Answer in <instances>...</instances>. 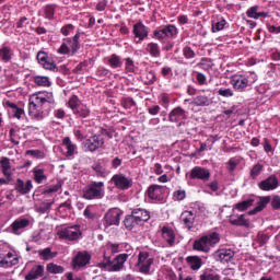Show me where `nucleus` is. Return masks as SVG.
<instances>
[{
	"instance_id": "f257e3e1",
	"label": "nucleus",
	"mask_w": 280,
	"mask_h": 280,
	"mask_svg": "<svg viewBox=\"0 0 280 280\" xmlns=\"http://www.w3.org/2000/svg\"><path fill=\"white\" fill-rule=\"evenodd\" d=\"M215 244H220V234H218V232L207 234L199 240H196L194 242V249L201 253H209Z\"/></svg>"
},
{
	"instance_id": "f03ea898",
	"label": "nucleus",
	"mask_w": 280,
	"mask_h": 280,
	"mask_svg": "<svg viewBox=\"0 0 280 280\" xmlns=\"http://www.w3.org/2000/svg\"><path fill=\"white\" fill-rule=\"evenodd\" d=\"M43 100L45 98H43L39 93L33 94L30 97L28 115L33 117V119H43V117H45L43 113V106H45V102Z\"/></svg>"
},
{
	"instance_id": "7ed1b4c3",
	"label": "nucleus",
	"mask_w": 280,
	"mask_h": 280,
	"mask_svg": "<svg viewBox=\"0 0 280 280\" xmlns=\"http://www.w3.org/2000/svg\"><path fill=\"white\" fill-rule=\"evenodd\" d=\"M128 257H130L128 254H119L113 260H110V257H107V259L98 266L100 268H106L108 272H120L124 268V264L128 261Z\"/></svg>"
},
{
	"instance_id": "20e7f679",
	"label": "nucleus",
	"mask_w": 280,
	"mask_h": 280,
	"mask_svg": "<svg viewBox=\"0 0 280 280\" xmlns=\"http://www.w3.org/2000/svg\"><path fill=\"white\" fill-rule=\"evenodd\" d=\"M83 198L85 200H100V198H104V184L102 182H94L88 185L83 190Z\"/></svg>"
},
{
	"instance_id": "39448f33",
	"label": "nucleus",
	"mask_w": 280,
	"mask_h": 280,
	"mask_svg": "<svg viewBox=\"0 0 280 280\" xmlns=\"http://www.w3.org/2000/svg\"><path fill=\"white\" fill-rule=\"evenodd\" d=\"M57 235L59 240L75 242V240L82 237V230H80V225L66 226L58 230Z\"/></svg>"
},
{
	"instance_id": "423d86ee",
	"label": "nucleus",
	"mask_w": 280,
	"mask_h": 280,
	"mask_svg": "<svg viewBox=\"0 0 280 280\" xmlns=\"http://www.w3.org/2000/svg\"><path fill=\"white\" fill-rule=\"evenodd\" d=\"M154 264V258L148 252H140L138 256L137 268L142 275H149L150 268Z\"/></svg>"
},
{
	"instance_id": "0eeeda50",
	"label": "nucleus",
	"mask_w": 280,
	"mask_h": 280,
	"mask_svg": "<svg viewBox=\"0 0 280 280\" xmlns=\"http://www.w3.org/2000/svg\"><path fill=\"white\" fill-rule=\"evenodd\" d=\"M78 49H80V46L71 42V38H66L63 39L61 46L58 48L57 52L63 56H74L78 52Z\"/></svg>"
},
{
	"instance_id": "6e6552de",
	"label": "nucleus",
	"mask_w": 280,
	"mask_h": 280,
	"mask_svg": "<svg viewBox=\"0 0 280 280\" xmlns=\"http://www.w3.org/2000/svg\"><path fill=\"white\" fill-rule=\"evenodd\" d=\"M121 220V210L115 208L109 210L105 214V222L107 226H119V222Z\"/></svg>"
},
{
	"instance_id": "1a4fd4ad",
	"label": "nucleus",
	"mask_w": 280,
	"mask_h": 280,
	"mask_svg": "<svg viewBox=\"0 0 280 280\" xmlns=\"http://www.w3.org/2000/svg\"><path fill=\"white\" fill-rule=\"evenodd\" d=\"M211 176L209 170L196 166L190 171L189 178L192 180L198 178L199 180H208Z\"/></svg>"
},
{
	"instance_id": "9d476101",
	"label": "nucleus",
	"mask_w": 280,
	"mask_h": 280,
	"mask_svg": "<svg viewBox=\"0 0 280 280\" xmlns=\"http://www.w3.org/2000/svg\"><path fill=\"white\" fill-rule=\"evenodd\" d=\"M30 226V221L26 218H19L11 224V231L14 235H21L23 233V229H27Z\"/></svg>"
},
{
	"instance_id": "9b49d317",
	"label": "nucleus",
	"mask_w": 280,
	"mask_h": 280,
	"mask_svg": "<svg viewBox=\"0 0 280 280\" xmlns=\"http://www.w3.org/2000/svg\"><path fill=\"white\" fill-rule=\"evenodd\" d=\"M91 261V255L86 252H79L73 258V268H84Z\"/></svg>"
},
{
	"instance_id": "f8f14e48",
	"label": "nucleus",
	"mask_w": 280,
	"mask_h": 280,
	"mask_svg": "<svg viewBox=\"0 0 280 280\" xmlns=\"http://www.w3.org/2000/svg\"><path fill=\"white\" fill-rule=\"evenodd\" d=\"M279 187V179L276 176H270L267 179L259 183V189L262 191H271Z\"/></svg>"
},
{
	"instance_id": "ddd939ff",
	"label": "nucleus",
	"mask_w": 280,
	"mask_h": 280,
	"mask_svg": "<svg viewBox=\"0 0 280 280\" xmlns=\"http://www.w3.org/2000/svg\"><path fill=\"white\" fill-rule=\"evenodd\" d=\"M43 277H45V266L35 265L25 276V280L43 279Z\"/></svg>"
},
{
	"instance_id": "4468645a",
	"label": "nucleus",
	"mask_w": 280,
	"mask_h": 280,
	"mask_svg": "<svg viewBox=\"0 0 280 280\" xmlns=\"http://www.w3.org/2000/svg\"><path fill=\"white\" fill-rule=\"evenodd\" d=\"M32 180L28 179L26 182H23V179L18 178L15 182V191L19 194H22V196H25V194H30L33 189Z\"/></svg>"
},
{
	"instance_id": "2eb2a0df",
	"label": "nucleus",
	"mask_w": 280,
	"mask_h": 280,
	"mask_svg": "<svg viewBox=\"0 0 280 280\" xmlns=\"http://www.w3.org/2000/svg\"><path fill=\"white\" fill-rule=\"evenodd\" d=\"M112 180L118 189H129V187L132 185V179L124 175H114Z\"/></svg>"
},
{
	"instance_id": "dca6fc26",
	"label": "nucleus",
	"mask_w": 280,
	"mask_h": 280,
	"mask_svg": "<svg viewBox=\"0 0 280 280\" xmlns=\"http://www.w3.org/2000/svg\"><path fill=\"white\" fill-rule=\"evenodd\" d=\"M229 222L233 226H246L247 229L248 226H250V221L246 219L245 214H240V215L231 214L229 217Z\"/></svg>"
},
{
	"instance_id": "f3484780",
	"label": "nucleus",
	"mask_w": 280,
	"mask_h": 280,
	"mask_svg": "<svg viewBox=\"0 0 280 280\" xmlns=\"http://www.w3.org/2000/svg\"><path fill=\"white\" fill-rule=\"evenodd\" d=\"M85 145L88 147V150H90V152H95V150H98V148H102V145H104V138L100 136H92L90 139L86 140Z\"/></svg>"
},
{
	"instance_id": "a211bd4d",
	"label": "nucleus",
	"mask_w": 280,
	"mask_h": 280,
	"mask_svg": "<svg viewBox=\"0 0 280 280\" xmlns=\"http://www.w3.org/2000/svg\"><path fill=\"white\" fill-rule=\"evenodd\" d=\"M179 220L186 229L191 231V229H194V222L196 221V215H194V212L191 211H185L180 214Z\"/></svg>"
},
{
	"instance_id": "6ab92c4d",
	"label": "nucleus",
	"mask_w": 280,
	"mask_h": 280,
	"mask_svg": "<svg viewBox=\"0 0 280 280\" xmlns=\"http://www.w3.org/2000/svg\"><path fill=\"white\" fill-rule=\"evenodd\" d=\"M183 119H187V114L185 113V109L180 107L174 108L168 115V121H172L173 124L183 121Z\"/></svg>"
},
{
	"instance_id": "aec40b11",
	"label": "nucleus",
	"mask_w": 280,
	"mask_h": 280,
	"mask_svg": "<svg viewBox=\"0 0 280 280\" xmlns=\"http://www.w3.org/2000/svg\"><path fill=\"white\" fill-rule=\"evenodd\" d=\"M231 84L236 91H242L248 86V79L244 75H234Z\"/></svg>"
},
{
	"instance_id": "412c9836",
	"label": "nucleus",
	"mask_w": 280,
	"mask_h": 280,
	"mask_svg": "<svg viewBox=\"0 0 280 280\" xmlns=\"http://www.w3.org/2000/svg\"><path fill=\"white\" fill-rule=\"evenodd\" d=\"M133 34L136 38H139V40H145L149 34L148 27L141 22H138L133 25Z\"/></svg>"
},
{
	"instance_id": "4be33fe9",
	"label": "nucleus",
	"mask_w": 280,
	"mask_h": 280,
	"mask_svg": "<svg viewBox=\"0 0 280 280\" xmlns=\"http://www.w3.org/2000/svg\"><path fill=\"white\" fill-rule=\"evenodd\" d=\"M121 250H124V247L121 246V244L119 243H113V242H108L105 245V252H104V259H108V253H110V255H115L117 253H121Z\"/></svg>"
},
{
	"instance_id": "5701e85b",
	"label": "nucleus",
	"mask_w": 280,
	"mask_h": 280,
	"mask_svg": "<svg viewBox=\"0 0 280 280\" xmlns=\"http://www.w3.org/2000/svg\"><path fill=\"white\" fill-rule=\"evenodd\" d=\"M16 264H19V257L13 253H8L5 256H2L0 268H12V266H16Z\"/></svg>"
},
{
	"instance_id": "b1692460",
	"label": "nucleus",
	"mask_w": 280,
	"mask_h": 280,
	"mask_svg": "<svg viewBox=\"0 0 280 280\" xmlns=\"http://www.w3.org/2000/svg\"><path fill=\"white\" fill-rule=\"evenodd\" d=\"M214 257L218 261H231L235 257V252L232 249H220L214 253Z\"/></svg>"
},
{
	"instance_id": "393cba45",
	"label": "nucleus",
	"mask_w": 280,
	"mask_h": 280,
	"mask_svg": "<svg viewBox=\"0 0 280 280\" xmlns=\"http://www.w3.org/2000/svg\"><path fill=\"white\" fill-rule=\"evenodd\" d=\"M0 166L2 170V174L10 179V177L14 174V168L12 167V164H10V159L2 158L0 160Z\"/></svg>"
},
{
	"instance_id": "a878e982",
	"label": "nucleus",
	"mask_w": 280,
	"mask_h": 280,
	"mask_svg": "<svg viewBox=\"0 0 280 280\" xmlns=\"http://www.w3.org/2000/svg\"><path fill=\"white\" fill-rule=\"evenodd\" d=\"M131 215L136 218V221H138L139 224H141V222H148V220H150V212L141 208L132 210Z\"/></svg>"
},
{
	"instance_id": "bb28decb",
	"label": "nucleus",
	"mask_w": 280,
	"mask_h": 280,
	"mask_svg": "<svg viewBox=\"0 0 280 280\" xmlns=\"http://www.w3.org/2000/svg\"><path fill=\"white\" fill-rule=\"evenodd\" d=\"M162 237L167 242V244H170V246H173L176 240V234L171 228L164 226L162 228Z\"/></svg>"
},
{
	"instance_id": "cd10ccee",
	"label": "nucleus",
	"mask_w": 280,
	"mask_h": 280,
	"mask_svg": "<svg viewBox=\"0 0 280 280\" xmlns=\"http://www.w3.org/2000/svg\"><path fill=\"white\" fill-rule=\"evenodd\" d=\"M162 194H163V188L162 186H159V185H152L148 189V196L149 198H151V200H159Z\"/></svg>"
},
{
	"instance_id": "c85d7f7f",
	"label": "nucleus",
	"mask_w": 280,
	"mask_h": 280,
	"mask_svg": "<svg viewBox=\"0 0 280 280\" xmlns=\"http://www.w3.org/2000/svg\"><path fill=\"white\" fill-rule=\"evenodd\" d=\"M62 145H65L67 150L66 156H73V154H75V150H78V145H75V143H72L71 138L69 137L63 138Z\"/></svg>"
},
{
	"instance_id": "c756f323",
	"label": "nucleus",
	"mask_w": 280,
	"mask_h": 280,
	"mask_svg": "<svg viewBox=\"0 0 280 280\" xmlns=\"http://www.w3.org/2000/svg\"><path fill=\"white\" fill-rule=\"evenodd\" d=\"M37 253H38V256L42 259H44V261H49L50 259L58 257V252H51V247L39 249Z\"/></svg>"
},
{
	"instance_id": "7c9ffc66",
	"label": "nucleus",
	"mask_w": 280,
	"mask_h": 280,
	"mask_svg": "<svg viewBox=\"0 0 280 280\" xmlns=\"http://www.w3.org/2000/svg\"><path fill=\"white\" fill-rule=\"evenodd\" d=\"M270 202V197H260L259 202L257 206L248 212V215H255V213H259V211H264L266 209V205Z\"/></svg>"
},
{
	"instance_id": "2f4dec72",
	"label": "nucleus",
	"mask_w": 280,
	"mask_h": 280,
	"mask_svg": "<svg viewBox=\"0 0 280 280\" xmlns=\"http://www.w3.org/2000/svg\"><path fill=\"white\" fill-rule=\"evenodd\" d=\"M188 266H190L191 270H200L202 267V258L198 256H189L186 258Z\"/></svg>"
},
{
	"instance_id": "473e14b6",
	"label": "nucleus",
	"mask_w": 280,
	"mask_h": 280,
	"mask_svg": "<svg viewBox=\"0 0 280 280\" xmlns=\"http://www.w3.org/2000/svg\"><path fill=\"white\" fill-rule=\"evenodd\" d=\"M13 56L14 52L12 51V48L8 46L0 48V60H2V62H10Z\"/></svg>"
},
{
	"instance_id": "72a5a7b5",
	"label": "nucleus",
	"mask_w": 280,
	"mask_h": 280,
	"mask_svg": "<svg viewBox=\"0 0 280 280\" xmlns=\"http://www.w3.org/2000/svg\"><path fill=\"white\" fill-rule=\"evenodd\" d=\"M33 176H34L35 183H38V185H40V183H45V180H47V175H45V170L39 168V167H35L33 170Z\"/></svg>"
},
{
	"instance_id": "f704fd0d",
	"label": "nucleus",
	"mask_w": 280,
	"mask_h": 280,
	"mask_svg": "<svg viewBox=\"0 0 280 280\" xmlns=\"http://www.w3.org/2000/svg\"><path fill=\"white\" fill-rule=\"evenodd\" d=\"M147 51L152 56V58H161V48L156 43H149L147 45Z\"/></svg>"
},
{
	"instance_id": "c9c22d12",
	"label": "nucleus",
	"mask_w": 280,
	"mask_h": 280,
	"mask_svg": "<svg viewBox=\"0 0 280 280\" xmlns=\"http://www.w3.org/2000/svg\"><path fill=\"white\" fill-rule=\"evenodd\" d=\"M54 205V200L51 201H44L39 206L35 208L37 213H49L51 211V206Z\"/></svg>"
},
{
	"instance_id": "e433bc0d",
	"label": "nucleus",
	"mask_w": 280,
	"mask_h": 280,
	"mask_svg": "<svg viewBox=\"0 0 280 280\" xmlns=\"http://www.w3.org/2000/svg\"><path fill=\"white\" fill-rule=\"evenodd\" d=\"M46 270L47 272H50V275H62V272H65V267L50 262L47 265Z\"/></svg>"
},
{
	"instance_id": "4c0bfd02",
	"label": "nucleus",
	"mask_w": 280,
	"mask_h": 280,
	"mask_svg": "<svg viewBox=\"0 0 280 280\" xmlns=\"http://www.w3.org/2000/svg\"><path fill=\"white\" fill-rule=\"evenodd\" d=\"M124 224L126 229H128L129 231H132V229H135V226L139 224V221L135 218L133 214H131L126 217Z\"/></svg>"
},
{
	"instance_id": "58836bf2",
	"label": "nucleus",
	"mask_w": 280,
	"mask_h": 280,
	"mask_svg": "<svg viewBox=\"0 0 280 280\" xmlns=\"http://www.w3.org/2000/svg\"><path fill=\"white\" fill-rule=\"evenodd\" d=\"M74 115L86 118L89 117V115H91V109H89L86 105H81L77 109H74Z\"/></svg>"
},
{
	"instance_id": "ea45409f",
	"label": "nucleus",
	"mask_w": 280,
	"mask_h": 280,
	"mask_svg": "<svg viewBox=\"0 0 280 280\" xmlns=\"http://www.w3.org/2000/svg\"><path fill=\"white\" fill-rule=\"evenodd\" d=\"M254 202L255 200L253 199L238 202L235 205V209H237V211H246V209H248L249 207H253Z\"/></svg>"
},
{
	"instance_id": "a19ab883",
	"label": "nucleus",
	"mask_w": 280,
	"mask_h": 280,
	"mask_svg": "<svg viewBox=\"0 0 280 280\" xmlns=\"http://www.w3.org/2000/svg\"><path fill=\"white\" fill-rule=\"evenodd\" d=\"M164 30V34L167 38H172L173 36H176L178 34V28L174 25H167L162 27Z\"/></svg>"
},
{
	"instance_id": "79ce46f5",
	"label": "nucleus",
	"mask_w": 280,
	"mask_h": 280,
	"mask_svg": "<svg viewBox=\"0 0 280 280\" xmlns=\"http://www.w3.org/2000/svg\"><path fill=\"white\" fill-rule=\"evenodd\" d=\"M192 104L195 106H209L210 101L207 96H197L194 98Z\"/></svg>"
},
{
	"instance_id": "37998d69",
	"label": "nucleus",
	"mask_w": 280,
	"mask_h": 280,
	"mask_svg": "<svg viewBox=\"0 0 280 280\" xmlns=\"http://www.w3.org/2000/svg\"><path fill=\"white\" fill-rule=\"evenodd\" d=\"M34 81L37 86H51V81L47 77H35Z\"/></svg>"
},
{
	"instance_id": "c03bdc74",
	"label": "nucleus",
	"mask_w": 280,
	"mask_h": 280,
	"mask_svg": "<svg viewBox=\"0 0 280 280\" xmlns=\"http://www.w3.org/2000/svg\"><path fill=\"white\" fill-rule=\"evenodd\" d=\"M108 65H110L113 69H117L121 67V58L117 55H112L108 59Z\"/></svg>"
},
{
	"instance_id": "a18cd8bd",
	"label": "nucleus",
	"mask_w": 280,
	"mask_h": 280,
	"mask_svg": "<svg viewBox=\"0 0 280 280\" xmlns=\"http://www.w3.org/2000/svg\"><path fill=\"white\" fill-rule=\"evenodd\" d=\"M40 97H43L44 104H54V93L51 92H39Z\"/></svg>"
},
{
	"instance_id": "49530a36",
	"label": "nucleus",
	"mask_w": 280,
	"mask_h": 280,
	"mask_svg": "<svg viewBox=\"0 0 280 280\" xmlns=\"http://www.w3.org/2000/svg\"><path fill=\"white\" fill-rule=\"evenodd\" d=\"M224 25H226V20L221 19L218 22H212V32H222L224 30Z\"/></svg>"
},
{
	"instance_id": "de8ad7c7",
	"label": "nucleus",
	"mask_w": 280,
	"mask_h": 280,
	"mask_svg": "<svg viewBox=\"0 0 280 280\" xmlns=\"http://www.w3.org/2000/svg\"><path fill=\"white\" fill-rule=\"evenodd\" d=\"M261 172H264V165L258 163L252 167L250 177L255 179L259 174H261Z\"/></svg>"
},
{
	"instance_id": "09e8293b",
	"label": "nucleus",
	"mask_w": 280,
	"mask_h": 280,
	"mask_svg": "<svg viewBox=\"0 0 280 280\" xmlns=\"http://www.w3.org/2000/svg\"><path fill=\"white\" fill-rule=\"evenodd\" d=\"M79 104L80 100L78 98V96H72L68 102V106L71 108V110H73V113L80 107Z\"/></svg>"
},
{
	"instance_id": "8fccbe9b",
	"label": "nucleus",
	"mask_w": 280,
	"mask_h": 280,
	"mask_svg": "<svg viewBox=\"0 0 280 280\" xmlns=\"http://www.w3.org/2000/svg\"><path fill=\"white\" fill-rule=\"evenodd\" d=\"M54 14H56V9L54 8V5H47L45 8V16L46 19H54Z\"/></svg>"
},
{
	"instance_id": "3c124183",
	"label": "nucleus",
	"mask_w": 280,
	"mask_h": 280,
	"mask_svg": "<svg viewBox=\"0 0 280 280\" xmlns=\"http://www.w3.org/2000/svg\"><path fill=\"white\" fill-rule=\"evenodd\" d=\"M257 10H259V7L255 5L252 7L247 12V16H249V19H259L258 12Z\"/></svg>"
},
{
	"instance_id": "603ef678",
	"label": "nucleus",
	"mask_w": 280,
	"mask_h": 280,
	"mask_svg": "<svg viewBox=\"0 0 280 280\" xmlns=\"http://www.w3.org/2000/svg\"><path fill=\"white\" fill-rule=\"evenodd\" d=\"M237 165H240V160L231 159L228 162L229 172H231V173L235 172V167H237Z\"/></svg>"
},
{
	"instance_id": "864d4df0",
	"label": "nucleus",
	"mask_w": 280,
	"mask_h": 280,
	"mask_svg": "<svg viewBox=\"0 0 280 280\" xmlns=\"http://www.w3.org/2000/svg\"><path fill=\"white\" fill-rule=\"evenodd\" d=\"M183 54L185 56V58H195L196 57V52L191 49V47H184L183 49Z\"/></svg>"
},
{
	"instance_id": "5fc2aeb1",
	"label": "nucleus",
	"mask_w": 280,
	"mask_h": 280,
	"mask_svg": "<svg viewBox=\"0 0 280 280\" xmlns=\"http://www.w3.org/2000/svg\"><path fill=\"white\" fill-rule=\"evenodd\" d=\"M218 93L221 97H233V90L231 89H220Z\"/></svg>"
},
{
	"instance_id": "6e6d98bb",
	"label": "nucleus",
	"mask_w": 280,
	"mask_h": 280,
	"mask_svg": "<svg viewBox=\"0 0 280 280\" xmlns=\"http://www.w3.org/2000/svg\"><path fill=\"white\" fill-rule=\"evenodd\" d=\"M200 280H220V276L217 273H203Z\"/></svg>"
},
{
	"instance_id": "4d7b16f0",
	"label": "nucleus",
	"mask_w": 280,
	"mask_h": 280,
	"mask_svg": "<svg viewBox=\"0 0 280 280\" xmlns=\"http://www.w3.org/2000/svg\"><path fill=\"white\" fill-rule=\"evenodd\" d=\"M74 26L72 24H68L61 27V34L63 36H69L71 32H73Z\"/></svg>"
},
{
	"instance_id": "13d9d810",
	"label": "nucleus",
	"mask_w": 280,
	"mask_h": 280,
	"mask_svg": "<svg viewBox=\"0 0 280 280\" xmlns=\"http://www.w3.org/2000/svg\"><path fill=\"white\" fill-rule=\"evenodd\" d=\"M126 71H128V73H135V61L130 58L126 59Z\"/></svg>"
},
{
	"instance_id": "bf43d9fd",
	"label": "nucleus",
	"mask_w": 280,
	"mask_h": 280,
	"mask_svg": "<svg viewBox=\"0 0 280 280\" xmlns=\"http://www.w3.org/2000/svg\"><path fill=\"white\" fill-rule=\"evenodd\" d=\"M42 65H43L44 69H48L49 71H56V69H58L56 67V63L49 59Z\"/></svg>"
},
{
	"instance_id": "052dcab7",
	"label": "nucleus",
	"mask_w": 280,
	"mask_h": 280,
	"mask_svg": "<svg viewBox=\"0 0 280 280\" xmlns=\"http://www.w3.org/2000/svg\"><path fill=\"white\" fill-rule=\"evenodd\" d=\"M11 108H13V117H16V119H21V115H23V109L16 107V105L12 104Z\"/></svg>"
},
{
	"instance_id": "680f3d73",
	"label": "nucleus",
	"mask_w": 280,
	"mask_h": 280,
	"mask_svg": "<svg viewBox=\"0 0 280 280\" xmlns=\"http://www.w3.org/2000/svg\"><path fill=\"white\" fill-rule=\"evenodd\" d=\"M37 60H38L39 65H44L48 60L47 54L43 52V51H39L37 54Z\"/></svg>"
},
{
	"instance_id": "e2e57ef3",
	"label": "nucleus",
	"mask_w": 280,
	"mask_h": 280,
	"mask_svg": "<svg viewBox=\"0 0 280 280\" xmlns=\"http://www.w3.org/2000/svg\"><path fill=\"white\" fill-rule=\"evenodd\" d=\"M148 110H149V115H159V113L161 112V106L153 105L149 107Z\"/></svg>"
},
{
	"instance_id": "0e129e2a",
	"label": "nucleus",
	"mask_w": 280,
	"mask_h": 280,
	"mask_svg": "<svg viewBox=\"0 0 280 280\" xmlns=\"http://www.w3.org/2000/svg\"><path fill=\"white\" fill-rule=\"evenodd\" d=\"M271 207L272 209H280V197L275 196L271 200Z\"/></svg>"
},
{
	"instance_id": "69168bd1",
	"label": "nucleus",
	"mask_w": 280,
	"mask_h": 280,
	"mask_svg": "<svg viewBox=\"0 0 280 280\" xmlns=\"http://www.w3.org/2000/svg\"><path fill=\"white\" fill-rule=\"evenodd\" d=\"M185 190H177L174 192L175 200H185Z\"/></svg>"
},
{
	"instance_id": "338daca9",
	"label": "nucleus",
	"mask_w": 280,
	"mask_h": 280,
	"mask_svg": "<svg viewBox=\"0 0 280 280\" xmlns=\"http://www.w3.org/2000/svg\"><path fill=\"white\" fill-rule=\"evenodd\" d=\"M154 36H155V38H159V40H162V38L167 37V36L165 35V31H164L163 28H161V30H159V31H155V32H154Z\"/></svg>"
},
{
	"instance_id": "774afa93",
	"label": "nucleus",
	"mask_w": 280,
	"mask_h": 280,
	"mask_svg": "<svg viewBox=\"0 0 280 280\" xmlns=\"http://www.w3.org/2000/svg\"><path fill=\"white\" fill-rule=\"evenodd\" d=\"M66 279H67V280H82V278H80V277L73 275V272H68V273H66Z\"/></svg>"
}]
</instances>
